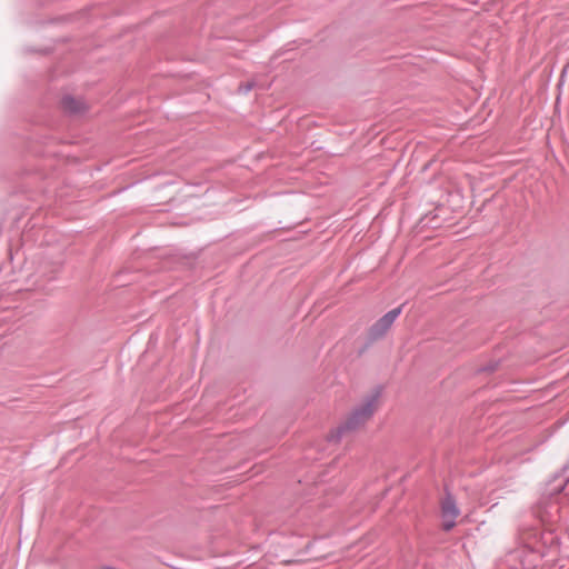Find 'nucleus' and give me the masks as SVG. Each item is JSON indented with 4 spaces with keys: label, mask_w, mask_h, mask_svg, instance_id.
<instances>
[{
    "label": "nucleus",
    "mask_w": 569,
    "mask_h": 569,
    "mask_svg": "<svg viewBox=\"0 0 569 569\" xmlns=\"http://www.w3.org/2000/svg\"><path fill=\"white\" fill-rule=\"evenodd\" d=\"M379 396V390L367 396L363 402L356 407L347 419L328 436V440L331 442H338L343 436L353 432L365 425L372 417Z\"/></svg>",
    "instance_id": "obj_1"
},
{
    "label": "nucleus",
    "mask_w": 569,
    "mask_h": 569,
    "mask_svg": "<svg viewBox=\"0 0 569 569\" xmlns=\"http://www.w3.org/2000/svg\"><path fill=\"white\" fill-rule=\"evenodd\" d=\"M535 516L545 525H553L560 520V507L555 496L547 493L537 502L533 509Z\"/></svg>",
    "instance_id": "obj_2"
},
{
    "label": "nucleus",
    "mask_w": 569,
    "mask_h": 569,
    "mask_svg": "<svg viewBox=\"0 0 569 569\" xmlns=\"http://www.w3.org/2000/svg\"><path fill=\"white\" fill-rule=\"evenodd\" d=\"M402 311V307H397L390 311H388L385 316H382L380 319H378L368 331V343H372L387 333V331L390 329V327L393 325L396 319L400 316Z\"/></svg>",
    "instance_id": "obj_3"
},
{
    "label": "nucleus",
    "mask_w": 569,
    "mask_h": 569,
    "mask_svg": "<svg viewBox=\"0 0 569 569\" xmlns=\"http://www.w3.org/2000/svg\"><path fill=\"white\" fill-rule=\"evenodd\" d=\"M442 529L449 532L456 526V519L460 515V509L456 498L449 492H446L445 498L440 502Z\"/></svg>",
    "instance_id": "obj_4"
},
{
    "label": "nucleus",
    "mask_w": 569,
    "mask_h": 569,
    "mask_svg": "<svg viewBox=\"0 0 569 569\" xmlns=\"http://www.w3.org/2000/svg\"><path fill=\"white\" fill-rule=\"evenodd\" d=\"M62 109L70 114H81L87 110L86 102L80 98L66 94L61 99Z\"/></svg>",
    "instance_id": "obj_5"
},
{
    "label": "nucleus",
    "mask_w": 569,
    "mask_h": 569,
    "mask_svg": "<svg viewBox=\"0 0 569 569\" xmlns=\"http://www.w3.org/2000/svg\"><path fill=\"white\" fill-rule=\"evenodd\" d=\"M562 491L569 493V476L557 473L547 485V493L550 496H557Z\"/></svg>",
    "instance_id": "obj_6"
},
{
    "label": "nucleus",
    "mask_w": 569,
    "mask_h": 569,
    "mask_svg": "<svg viewBox=\"0 0 569 569\" xmlns=\"http://www.w3.org/2000/svg\"><path fill=\"white\" fill-rule=\"evenodd\" d=\"M253 84L252 83H247L246 86H240V91H242L243 93H248L251 89H252Z\"/></svg>",
    "instance_id": "obj_7"
}]
</instances>
